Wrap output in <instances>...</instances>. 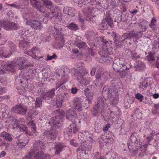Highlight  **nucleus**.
I'll list each match as a JSON object with an SVG mask.
<instances>
[{
  "label": "nucleus",
  "instance_id": "nucleus-1",
  "mask_svg": "<svg viewBox=\"0 0 159 159\" xmlns=\"http://www.w3.org/2000/svg\"><path fill=\"white\" fill-rule=\"evenodd\" d=\"M142 36V31H138L134 30H130L128 32L124 33L122 34L121 36H118L113 31L111 33V35L113 39L114 45L116 48H121L123 45V42L126 39L135 38L136 40L141 37Z\"/></svg>",
  "mask_w": 159,
  "mask_h": 159
},
{
  "label": "nucleus",
  "instance_id": "nucleus-2",
  "mask_svg": "<svg viewBox=\"0 0 159 159\" xmlns=\"http://www.w3.org/2000/svg\"><path fill=\"white\" fill-rule=\"evenodd\" d=\"M50 125L52 126V129L50 130H47L43 133L44 135L51 140H53L57 137L58 134V131L55 129L56 128H60L61 125L60 123L59 119L53 117L51 118L49 122Z\"/></svg>",
  "mask_w": 159,
  "mask_h": 159
},
{
  "label": "nucleus",
  "instance_id": "nucleus-3",
  "mask_svg": "<svg viewBox=\"0 0 159 159\" xmlns=\"http://www.w3.org/2000/svg\"><path fill=\"white\" fill-rule=\"evenodd\" d=\"M31 4L33 7L42 13L46 11V8H49L52 6L53 3L51 0H43V2L37 0H30Z\"/></svg>",
  "mask_w": 159,
  "mask_h": 159
},
{
  "label": "nucleus",
  "instance_id": "nucleus-4",
  "mask_svg": "<svg viewBox=\"0 0 159 159\" xmlns=\"http://www.w3.org/2000/svg\"><path fill=\"white\" fill-rule=\"evenodd\" d=\"M45 148V145L43 141L40 140L36 141L34 143L30 152L23 157V159H29L31 158L36 152L43 151L44 150Z\"/></svg>",
  "mask_w": 159,
  "mask_h": 159
},
{
  "label": "nucleus",
  "instance_id": "nucleus-5",
  "mask_svg": "<svg viewBox=\"0 0 159 159\" xmlns=\"http://www.w3.org/2000/svg\"><path fill=\"white\" fill-rule=\"evenodd\" d=\"M113 91L110 87L108 89L104 87L102 89V94L103 97H107L110 99L111 105H115L117 104L118 99L116 97L115 93Z\"/></svg>",
  "mask_w": 159,
  "mask_h": 159
},
{
  "label": "nucleus",
  "instance_id": "nucleus-6",
  "mask_svg": "<svg viewBox=\"0 0 159 159\" xmlns=\"http://www.w3.org/2000/svg\"><path fill=\"white\" fill-rule=\"evenodd\" d=\"M105 104L103 100L101 97H98L97 99V104L95 105L92 111L93 116H96L98 113H101L104 109Z\"/></svg>",
  "mask_w": 159,
  "mask_h": 159
},
{
  "label": "nucleus",
  "instance_id": "nucleus-7",
  "mask_svg": "<svg viewBox=\"0 0 159 159\" xmlns=\"http://www.w3.org/2000/svg\"><path fill=\"white\" fill-rule=\"evenodd\" d=\"M110 87L112 89V91L116 93V96H117V98L118 99V91H121L123 88L121 82L118 80L113 79L111 81Z\"/></svg>",
  "mask_w": 159,
  "mask_h": 159
},
{
  "label": "nucleus",
  "instance_id": "nucleus-8",
  "mask_svg": "<svg viewBox=\"0 0 159 159\" xmlns=\"http://www.w3.org/2000/svg\"><path fill=\"white\" fill-rule=\"evenodd\" d=\"M0 26L4 28L7 30L11 29L16 30L19 28L17 25L16 24L3 20H0Z\"/></svg>",
  "mask_w": 159,
  "mask_h": 159
},
{
  "label": "nucleus",
  "instance_id": "nucleus-9",
  "mask_svg": "<svg viewBox=\"0 0 159 159\" xmlns=\"http://www.w3.org/2000/svg\"><path fill=\"white\" fill-rule=\"evenodd\" d=\"M51 29L53 30V33L56 35H58V39H59L60 42L57 47V48L60 49L64 46L65 43L64 37L63 35H61V32H60V31L61 30V29L60 30L55 26L52 27Z\"/></svg>",
  "mask_w": 159,
  "mask_h": 159
},
{
  "label": "nucleus",
  "instance_id": "nucleus-10",
  "mask_svg": "<svg viewBox=\"0 0 159 159\" xmlns=\"http://www.w3.org/2000/svg\"><path fill=\"white\" fill-rule=\"evenodd\" d=\"M112 67L114 70L117 72H119L121 69L123 70L129 69L125 64H120L119 60L118 59H115L113 61Z\"/></svg>",
  "mask_w": 159,
  "mask_h": 159
},
{
  "label": "nucleus",
  "instance_id": "nucleus-11",
  "mask_svg": "<svg viewBox=\"0 0 159 159\" xmlns=\"http://www.w3.org/2000/svg\"><path fill=\"white\" fill-rule=\"evenodd\" d=\"M129 141V143L130 142L131 143L134 144L135 146L136 147V148L137 149L142 144V143L140 140L138 135L135 132L132 134Z\"/></svg>",
  "mask_w": 159,
  "mask_h": 159
},
{
  "label": "nucleus",
  "instance_id": "nucleus-12",
  "mask_svg": "<svg viewBox=\"0 0 159 159\" xmlns=\"http://www.w3.org/2000/svg\"><path fill=\"white\" fill-rule=\"evenodd\" d=\"M27 109L26 107L21 104L16 105L11 109V111L22 115L25 114Z\"/></svg>",
  "mask_w": 159,
  "mask_h": 159
},
{
  "label": "nucleus",
  "instance_id": "nucleus-13",
  "mask_svg": "<svg viewBox=\"0 0 159 159\" xmlns=\"http://www.w3.org/2000/svg\"><path fill=\"white\" fill-rule=\"evenodd\" d=\"M54 148L55 149V154L58 155L63 151L65 150H67L68 149L70 151H71L69 147L67 146L64 143L61 142L56 143L54 145Z\"/></svg>",
  "mask_w": 159,
  "mask_h": 159
},
{
  "label": "nucleus",
  "instance_id": "nucleus-14",
  "mask_svg": "<svg viewBox=\"0 0 159 159\" xmlns=\"http://www.w3.org/2000/svg\"><path fill=\"white\" fill-rule=\"evenodd\" d=\"M93 10V8L92 7H86L83 10L85 19L88 21H91L93 19L91 15Z\"/></svg>",
  "mask_w": 159,
  "mask_h": 159
},
{
  "label": "nucleus",
  "instance_id": "nucleus-15",
  "mask_svg": "<svg viewBox=\"0 0 159 159\" xmlns=\"http://www.w3.org/2000/svg\"><path fill=\"white\" fill-rule=\"evenodd\" d=\"M51 12V14L53 16L57 18L60 19L61 17V11L58 7L56 6L54 7L52 6L48 8Z\"/></svg>",
  "mask_w": 159,
  "mask_h": 159
},
{
  "label": "nucleus",
  "instance_id": "nucleus-16",
  "mask_svg": "<svg viewBox=\"0 0 159 159\" xmlns=\"http://www.w3.org/2000/svg\"><path fill=\"white\" fill-rule=\"evenodd\" d=\"M66 117L69 120L74 122L77 118V114L75 111L70 109L66 111Z\"/></svg>",
  "mask_w": 159,
  "mask_h": 159
},
{
  "label": "nucleus",
  "instance_id": "nucleus-17",
  "mask_svg": "<svg viewBox=\"0 0 159 159\" xmlns=\"http://www.w3.org/2000/svg\"><path fill=\"white\" fill-rule=\"evenodd\" d=\"M26 60L24 57H17L15 58L13 62H11V63L8 64L11 65L10 68L11 70L14 66H22L23 63L26 62Z\"/></svg>",
  "mask_w": 159,
  "mask_h": 159
},
{
  "label": "nucleus",
  "instance_id": "nucleus-18",
  "mask_svg": "<svg viewBox=\"0 0 159 159\" xmlns=\"http://www.w3.org/2000/svg\"><path fill=\"white\" fill-rule=\"evenodd\" d=\"M95 77L97 80H100V84H103L110 78V74L109 73L105 72L102 75L97 74L95 75Z\"/></svg>",
  "mask_w": 159,
  "mask_h": 159
},
{
  "label": "nucleus",
  "instance_id": "nucleus-19",
  "mask_svg": "<svg viewBox=\"0 0 159 159\" xmlns=\"http://www.w3.org/2000/svg\"><path fill=\"white\" fill-rule=\"evenodd\" d=\"M33 159H51V156L49 155H45L43 151L36 152L34 154L31 158ZM31 159V158H30Z\"/></svg>",
  "mask_w": 159,
  "mask_h": 159
},
{
  "label": "nucleus",
  "instance_id": "nucleus-20",
  "mask_svg": "<svg viewBox=\"0 0 159 159\" xmlns=\"http://www.w3.org/2000/svg\"><path fill=\"white\" fill-rule=\"evenodd\" d=\"M92 144L89 143V144L87 145V143L84 144H83L82 143L80 145L79 147L77 149L76 151L77 152H79L80 151L82 152H84L85 154H86V152L89 151L92 148Z\"/></svg>",
  "mask_w": 159,
  "mask_h": 159
},
{
  "label": "nucleus",
  "instance_id": "nucleus-21",
  "mask_svg": "<svg viewBox=\"0 0 159 159\" xmlns=\"http://www.w3.org/2000/svg\"><path fill=\"white\" fill-rule=\"evenodd\" d=\"M26 23L35 30H39L42 28L41 23L37 20H27Z\"/></svg>",
  "mask_w": 159,
  "mask_h": 159
},
{
  "label": "nucleus",
  "instance_id": "nucleus-22",
  "mask_svg": "<svg viewBox=\"0 0 159 159\" xmlns=\"http://www.w3.org/2000/svg\"><path fill=\"white\" fill-rule=\"evenodd\" d=\"M134 98L129 95H126L124 99V106L126 108H129L131 104L133 102Z\"/></svg>",
  "mask_w": 159,
  "mask_h": 159
},
{
  "label": "nucleus",
  "instance_id": "nucleus-23",
  "mask_svg": "<svg viewBox=\"0 0 159 159\" xmlns=\"http://www.w3.org/2000/svg\"><path fill=\"white\" fill-rule=\"evenodd\" d=\"M95 0H78V4L79 7H82L87 4H89L91 5H93L95 3Z\"/></svg>",
  "mask_w": 159,
  "mask_h": 159
},
{
  "label": "nucleus",
  "instance_id": "nucleus-24",
  "mask_svg": "<svg viewBox=\"0 0 159 159\" xmlns=\"http://www.w3.org/2000/svg\"><path fill=\"white\" fill-rule=\"evenodd\" d=\"M134 67L136 71H139L144 70L145 68L144 63L140 61H138L135 64Z\"/></svg>",
  "mask_w": 159,
  "mask_h": 159
},
{
  "label": "nucleus",
  "instance_id": "nucleus-25",
  "mask_svg": "<svg viewBox=\"0 0 159 159\" xmlns=\"http://www.w3.org/2000/svg\"><path fill=\"white\" fill-rule=\"evenodd\" d=\"M46 100L45 96L41 95L36 98L35 101V106L36 107L40 108L42 106V102L44 100Z\"/></svg>",
  "mask_w": 159,
  "mask_h": 159
},
{
  "label": "nucleus",
  "instance_id": "nucleus-26",
  "mask_svg": "<svg viewBox=\"0 0 159 159\" xmlns=\"http://www.w3.org/2000/svg\"><path fill=\"white\" fill-rule=\"evenodd\" d=\"M53 113L55 115L54 117L58 119H62L65 115L64 111L60 109L55 110L53 111Z\"/></svg>",
  "mask_w": 159,
  "mask_h": 159
},
{
  "label": "nucleus",
  "instance_id": "nucleus-27",
  "mask_svg": "<svg viewBox=\"0 0 159 159\" xmlns=\"http://www.w3.org/2000/svg\"><path fill=\"white\" fill-rule=\"evenodd\" d=\"M125 52L126 53V55L128 57H130V55H131V59L133 60H136L140 57V56L138 55L136 53L132 52L129 49H126Z\"/></svg>",
  "mask_w": 159,
  "mask_h": 159
},
{
  "label": "nucleus",
  "instance_id": "nucleus-28",
  "mask_svg": "<svg viewBox=\"0 0 159 159\" xmlns=\"http://www.w3.org/2000/svg\"><path fill=\"white\" fill-rule=\"evenodd\" d=\"M64 135L66 139H69L71 136L72 131V129L70 127V125L69 127L66 128L64 130Z\"/></svg>",
  "mask_w": 159,
  "mask_h": 159
},
{
  "label": "nucleus",
  "instance_id": "nucleus-29",
  "mask_svg": "<svg viewBox=\"0 0 159 159\" xmlns=\"http://www.w3.org/2000/svg\"><path fill=\"white\" fill-rule=\"evenodd\" d=\"M152 80L150 78H147L144 79L143 82L141 83V85L140 86V88H142L143 89H147V87L150 86L152 84Z\"/></svg>",
  "mask_w": 159,
  "mask_h": 159
},
{
  "label": "nucleus",
  "instance_id": "nucleus-30",
  "mask_svg": "<svg viewBox=\"0 0 159 159\" xmlns=\"http://www.w3.org/2000/svg\"><path fill=\"white\" fill-rule=\"evenodd\" d=\"M10 64H6L4 66L2 65L0 66V75H3L6 73V71H11Z\"/></svg>",
  "mask_w": 159,
  "mask_h": 159
},
{
  "label": "nucleus",
  "instance_id": "nucleus-31",
  "mask_svg": "<svg viewBox=\"0 0 159 159\" xmlns=\"http://www.w3.org/2000/svg\"><path fill=\"white\" fill-rule=\"evenodd\" d=\"M74 76L78 81L80 83L84 77V75L81 72L78 71L77 70H75Z\"/></svg>",
  "mask_w": 159,
  "mask_h": 159
},
{
  "label": "nucleus",
  "instance_id": "nucleus-32",
  "mask_svg": "<svg viewBox=\"0 0 159 159\" xmlns=\"http://www.w3.org/2000/svg\"><path fill=\"white\" fill-rule=\"evenodd\" d=\"M110 13L109 11H107L105 14V18L103 19H105L106 21L110 22V27L112 28L114 27V25L112 19L110 16Z\"/></svg>",
  "mask_w": 159,
  "mask_h": 159
},
{
  "label": "nucleus",
  "instance_id": "nucleus-33",
  "mask_svg": "<svg viewBox=\"0 0 159 159\" xmlns=\"http://www.w3.org/2000/svg\"><path fill=\"white\" fill-rule=\"evenodd\" d=\"M55 89H51L50 91L47 92L46 93H44L42 94L43 96H45L46 99L49 100L50 98H53L54 96Z\"/></svg>",
  "mask_w": 159,
  "mask_h": 159
},
{
  "label": "nucleus",
  "instance_id": "nucleus-34",
  "mask_svg": "<svg viewBox=\"0 0 159 159\" xmlns=\"http://www.w3.org/2000/svg\"><path fill=\"white\" fill-rule=\"evenodd\" d=\"M110 22L106 21L105 19H103L101 24L99 25V28L102 30H105L108 28L109 26L110 27Z\"/></svg>",
  "mask_w": 159,
  "mask_h": 159
},
{
  "label": "nucleus",
  "instance_id": "nucleus-35",
  "mask_svg": "<svg viewBox=\"0 0 159 159\" xmlns=\"http://www.w3.org/2000/svg\"><path fill=\"white\" fill-rule=\"evenodd\" d=\"M19 47L22 50H26L29 47V43L24 40H21L19 42Z\"/></svg>",
  "mask_w": 159,
  "mask_h": 159
},
{
  "label": "nucleus",
  "instance_id": "nucleus-36",
  "mask_svg": "<svg viewBox=\"0 0 159 159\" xmlns=\"http://www.w3.org/2000/svg\"><path fill=\"white\" fill-rule=\"evenodd\" d=\"M149 26L152 29L156 30L158 27L157 24V20L156 18L153 17L151 20Z\"/></svg>",
  "mask_w": 159,
  "mask_h": 159
},
{
  "label": "nucleus",
  "instance_id": "nucleus-37",
  "mask_svg": "<svg viewBox=\"0 0 159 159\" xmlns=\"http://www.w3.org/2000/svg\"><path fill=\"white\" fill-rule=\"evenodd\" d=\"M39 113L38 111L36 108H34L30 110L28 114L29 117L31 118L34 117Z\"/></svg>",
  "mask_w": 159,
  "mask_h": 159
},
{
  "label": "nucleus",
  "instance_id": "nucleus-38",
  "mask_svg": "<svg viewBox=\"0 0 159 159\" xmlns=\"http://www.w3.org/2000/svg\"><path fill=\"white\" fill-rule=\"evenodd\" d=\"M85 137L86 142L87 141L90 142V144H92V142L93 140V135L91 134H90L89 132L87 131H85Z\"/></svg>",
  "mask_w": 159,
  "mask_h": 159
},
{
  "label": "nucleus",
  "instance_id": "nucleus-39",
  "mask_svg": "<svg viewBox=\"0 0 159 159\" xmlns=\"http://www.w3.org/2000/svg\"><path fill=\"white\" fill-rule=\"evenodd\" d=\"M101 60L103 61L104 62H105L106 63H110L112 61L113 59L111 57L109 56H103L100 59L99 61H100L101 62H102Z\"/></svg>",
  "mask_w": 159,
  "mask_h": 159
},
{
  "label": "nucleus",
  "instance_id": "nucleus-40",
  "mask_svg": "<svg viewBox=\"0 0 159 159\" xmlns=\"http://www.w3.org/2000/svg\"><path fill=\"white\" fill-rule=\"evenodd\" d=\"M67 11V14L68 15L71 16H74L76 14V12L74 8L70 7L66 8Z\"/></svg>",
  "mask_w": 159,
  "mask_h": 159
},
{
  "label": "nucleus",
  "instance_id": "nucleus-41",
  "mask_svg": "<svg viewBox=\"0 0 159 159\" xmlns=\"http://www.w3.org/2000/svg\"><path fill=\"white\" fill-rule=\"evenodd\" d=\"M100 40L102 43V44L104 46L109 47L110 44H111V41H108L104 37H102L100 38Z\"/></svg>",
  "mask_w": 159,
  "mask_h": 159
},
{
  "label": "nucleus",
  "instance_id": "nucleus-42",
  "mask_svg": "<svg viewBox=\"0 0 159 159\" xmlns=\"http://www.w3.org/2000/svg\"><path fill=\"white\" fill-rule=\"evenodd\" d=\"M85 94L87 98L89 104H90L93 98V93L91 92H89L87 93H85Z\"/></svg>",
  "mask_w": 159,
  "mask_h": 159
},
{
  "label": "nucleus",
  "instance_id": "nucleus-43",
  "mask_svg": "<svg viewBox=\"0 0 159 159\" xmlns=\"http://www.w3.org/2000/svg\"><path fill=\"white\" fill-rule=\"evenodd\" d=\"M133 115L134 116L138 119H140L141 118V113L140 111L139 108H136L133 111Z\"/></svg>",
  "mask_w": 159,
  "mask_h": 159
},
{
  "label": "nucleus",
  "instance_id": "nucleus-44",
  "mask_svg": "<svg viewBox=\"0 0 159 159\" xmlns=\"http://www.w3.org/2000/svg\"><path fill=\"white\" fill-rule=\"evenodd\" d=\"M148 23V22L145 20H142L141 21H140L139 23H138L139 26L141 27V28L142 29L140 31H142V32L143 31H145L146 30V26L144 25ZM143 34V33H142Z\"/></svg>",
  "mask_w": 159,
  "mask_h": 159
},
{
  "label": "nucleus",
  "instance_id": "nucleus-45",
  "mask_svg": "<svg viewBox=\"0 0 159 159\" xmlns=\"http://www.w3.org/2000/svg\"><path fill=\"white\" fill-rule=\"evenodd\" d=\"M85 131L82 133H79L78 134V138L80 140L81 142L84 143L86 142L85 137Z\"/></svg>",
  "mask_w": 159,
  "mask_h": 159
},
{
  "label": "nucleus",
  "instance_id": "nucleus-46",
  "mask_svg": "<svg viewBox=\"0 0 159 159\" xmlns=\"http://www.w3.org/2000/svg\"><path fill=\"white\" fill-rule=\"evenodd\" d=\"M103 0H95L96 8L99 9L102 7L104 4Z\"/></svg>",
  "mask_w": 159,
  "mask_h": 159
},
{
  "label": "nucleus",
  "instance_id": "nucleus-47",
  "mask_svg": "<svg viewBox=\"0 0 159 159\" xmlns=\"http://www.w3.org/2000/svg\"><path fill=\"white\" fill-rule=\"evenodd\" d=\"M67 27L71 30L75 31H76L79 29L78 25L74 23H71L68 25L67 26Z\"/></svg>",
  "mask_w": 159,
  "mask_h": 159
},
{
  "label": "nucleus",
  "instance_id": "nucleus-48",
  "mask_svg": "<svg viewBox=\"0 0 159 159\" xmlns=\"http://www.w3.org/2000/svg\"><path fill=\"white\" fill-rule=\"evenodd\" d=\"M28 125L29 126L30 128L31 129V130L32 131V132L34 133H36V127L35 124L34 122V121L33 120H32L28 123Z\"/></svg>",
  "mask_w": 159,
  "mask_h": 159
},
{
  "label": "nucleus",
  "instance_id": "nucleus-49",
  "mask_svg": "<svg viewBox=\"0 0 159 159\" xmlns=\"http://www.w3.org/2000/svg\"><path fill=\"white\" fill-rule=\"evenodd\" d=\"M155 53H153L150 52L148 53V55L146 57V58L148 61H154L155 60Z\"/></svg>",
  "mask_w": 159,
  "mask_h": 159
},
{
  "label": "nucleus",
  "instance_id": "nucleus-50",
  "mask_svg": "<svg viewBox=\"0 0 159 159\" xmlns=\"http://www.w3.org/2000/svg\"><path fill=\"white\" fill-rule=\"evenodd\" d=\"M75 46L79 49L85 48L86 47V43L84 42L80 41L76 43Z\"/></svg>",
  "mask_w": 159,
  "mask_h": 159
},
{
  "label": "nucleus",
  "instance_id": "nucleus-51",
  "mask_svg": "<svg viewBox=\"0 0 159 159\" xmlns=\"http://www.w3.org/2000/svg\"><path fill=\"white\" fill-rule=\"evenodd\" d=\"M34 68H30L29 71H28V75L30 79L31 80H33L34 77Z\"/></svg>",
  "mask_w": 159,
  "mask_h": 159
},
{
  "label": "nucleus",
  "instance_id": "nucleus-52",
  "mask_svg": "<svg viewBox=\"0 0 159 159\" xmlns=\"http://www.w3.org/2000/svg\"><path fill=\"white\" fill-rule=\"evenodd\" d=\"M73 102L74 105L82 103V99L80 98L75 97L74 98Z\"/></svg>",
  "mask_w": 159,
  "mask_h": 159
},
{
  "label": "nucleus",
  "instance_id": "nucleus-53",
  "mask_svg": "<svg viewBox=\"0 0 159 159\" xmlns=\"http://www.w3.org/2000/svg\"><path fill=\"white\" fill-rule=\"evenodd\" d=\"M63 101L58 96L56 97V105L57 107L59 108L61 107L62 104V102Z\"/></svg>",
  "mask_w": 159,
  "mask_h": 159
},
{
  "label": "nucleus",
  "instance_id": "nucleus-54",
  "mask_svg": "<svg viewBox=\"0 0 159 159\" xmlns=\"http://www.w3.org/2000/svg\"><path fill=\"white\" fill-rule=\"evenodd\" d=\"M118 111V108L115 106H113L111 108L110 113H113L114 115H117L118 114L117 112Z\"/></svg>",
  "mask_w": 159,
  "mask_h": 159
},
{
  "label": "nucleus",
  "instance_id": "nucleus-55",
  "mask_svg": "<svg viewBox=\"0 0 159 159\" xmlns=\"http://www.w3.org/2000/svg\"><path fill=\"white\" fill-rule=\"evenodd\" d=\"M0 83L2 86H6L7 83V80L5 76H0Z\"/></svg>",
  "mask_w": 159,
  "mask_h": 159
},
{
  "label": "nucleus",
  "instance_id": "nucleus-56",
  "mask_svg": "<svg viewBox=\"0 0 159 159\" xmlns=\"http://www.w3.org/2000/svg\"><path fill=\"white\" fill-rule=\"evenodd\" d=\"M127 70H122L121 69L119 72L120 73V76L121 78H124L127 75L128 73L126 71Z\"/></svg>",
  "mask_w": 159,
  "mask_h": 159
},
{
  "label": "nucleus",
  "instance_id": "nucleus-57",
  "mask_svg": "<svg viewBox=\"0 0 159 159\" xmlns=\"http://www.w3.org/2000/svg\"><path fill=\"white\" fill-rule=\"evenodd\" d=\"M75 121L74 123L70 124V127L72 129L73 132L74 134L76 133L78 131V129L76 127L75 124Z\"/></svg>",
  "mask_w": 159,
  "mask_h": 159
},
{
  "label": "nucleus",
  "instance_id": "nucleus-58",
  "mask_svg": "<svg viewBox=\"0 0 159 159\" xmlns=\"http://www.w3.org/2000/svg\"><path fill=\"white\" fill-rule=\"evenodd\" d=\"M63 101L67 100L70 97V95L68 93H65L63 95H61L58 96Z\"/></svg>",
  "mask_w": 159,
  "mask_h": 159
},
{
  "label": "nucleus",
  "instance_id": "nucleus-59",
  "mask_svg": "<svg viewBox=\"0 0 159 159\" xmlns=\"http://www.w3.org/2000/svg\"><path fill=\"white\" fill-rule=\"evenodd\" d=\"M74 109L78 111H80L82 110V103L74 105Z\"/></svg>",
  "mask_w": 159,
  "mask_h": 159
},
{
  "label": "nucleus",
  "instance_id": "nucleus-60",
  "mask_svg": "<svg viewBox=\"0 0 159 159\" xmlns=\"http://www.w3.org/2000/svg\"><path fill=\"white\" fill-rule=\"evenodd\" d=\"M103 135L102 134L98 138L99 143L100 144V146H102L103 143L105 142L104 140V139L103 137Z\"/></svg>",
  "mask_w": 159,
  "mask_h": 159
},
{
  "label": "nucleus",
  "instance_id": "nucleus-61",
  "mask_svg": "<svg viewBox=\"0 0 159 159\" xmlns=\"http://www.w3.org/2000/svg\"><path fill=\"white\" fill-rule=\"evenodd\" d=\"M94 126V129L95 132L98 133L101 132L102 129L101 126L98 125L97 124H95Z\"/></svg>",
  "mask_w": 159,
  "mask_h": 159
},
{
  "label": "nucleus",
  "instance_id": "nucleus-62",
  "mask_svg": "<svg viewBox=\"0 0 159 159\" xmlns=\"http://www.w3.org/2000/svg\"><path fill=\"white\" fill-rule=\"evenodd\" d=\"M57 57V56L55 53L53 54L52 56H50L48 54L47 56L46 60H51L52 59H56Z\"/></svg>",
  "mask_w": 159,
  "mask_h": 159
},
{
  "label": "nucleus",
  "instance_id": "nucleus-63",
  "mask_svg": "<svg viewBox=\"0 0 159 159\" xmlns=\"http://www.w3.org/2000/svg\"><path fill=\"white\" fill-rule=\"evenodd\" d=\"M135 98L139 101L140 102H141L143 98V96L139 93H137L135 94Z\"/></svg>",
  "mask_w": 159,
  "mask_h": 159
},
{
  "label": "nucleus",
  "instance_id": "nucleus-64",
  "mask_svg": "<svg viewBox=\"0 0 159 159\" xmlns=\"http://www.w3.org/2000/svg\"><path fill=\"white\" fill-rule=\"evenodd\" d=\"M18 127L19 128V129H20V131H24L25 132H26L27 130V127L24 125H20L18 126Z\"/></svg>",
  "mask_w": 159,
  "mask_h": 159
}]
</instances>
